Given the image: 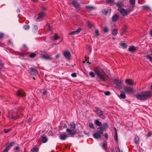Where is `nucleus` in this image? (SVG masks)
Listing matches in <instances>:
<instances>
[{"mask_svg":"<svg viewBox=\"0 0 152 152\" xmlns=\"http://www.w3.org/2000/svg\"><path fill=\"white\" fill-rule=\"evenodd\" d=\"M127 30V28L126 27L125 28L123 29V32H124V33L126 32Z\"/></svg>","mask_w":152,"mask_h":152,"instance_id":"obj_53","label":"nucleus"},{"mask_svg":"<svg viewBox=\"0 0 152 152\" xmlns=\"http://www.w3.org/2000/svg\"><path fill=\"white\" fill-rule=\"evenodd\" d=\"M100 145L103 150L105 151L107 150V145L106 143L101 142L100 144Z\"/></svg>","mask_w":152,"mask_h":152,"instance_id":"obj_19","label":"nucleus"},{"mask_svg":"<svg viewBox=\"0 0 152 152\" xmlns=\"http://www.w3.org/2000/svg\"><path fill=\"white\" fill-rule=\"evenodd\" d=\"M81 29L80 28L78 29L76 31H72V32H70L69 34L70 35H75V34H77L80 31H81Z\"/></svg>","mask_w":152,"mask_h":152,"instance_id":"obj_22","label":"nucleus"},{"mask_svg":"<svg viewBox=\"0 0 152 152\" xmlns=\"http://www.w3.org/2000/svg\"><path fill=\"white\" fill-rule=\"evenodd\" d=\"M150 34L151 36H152V30L151 31Z\"/></svg>","mask_w":152,"mask_h":152,"instance_id":"obj_62","label":"nucleus"},{"mask_svg":"<svg viewBox=\"0 0 152 152\" xmlns=\"http://www.w3.org/2000/svg\"><path fill=\"white\" fill-rule=\"evenodd\" d=\"M148 53L149 54H150L151 55H152V49L149 51Z\"/></svg>","mask_w":152,"mask_h":152,"instance_id":"obj_56","label":"nucleus"},{"mask_svg":"<svg viewBox=\"0 0 152 152\" xmlns=\"http://www.w3.org/2000/svg\"><path fill=\"white\" fill-rule=\"evenodd\" d=\"M103 133V132H102V131H101L98 129L97 133H94L93 134V136L95 138L98 139L100 137L101 135Z\"/></svg>","mask_w":152,"mask_h":152,"instance_id":"obj_9","label":"nucleus"},{"mask_svg":"<svg viewBox=\"0 0 152 152\" xmlns=\"http://www.w3.org/2000/svg\"><path fill=\"white\" fill-rule=\"evenodd\" d=\"M3 36V34L2 33H0V39Z\"/></svg>","mask_w":152,"mask_h":152,"instance_id":"obj_57","label":"nucleus"},{"mask_svg":"<svg viewBox=\"0 0 152 152\" xmlns=\"http://www.w3.org/2000/svg\"><path fill=\"white\" fill-rule=\"evenodd\" d=\"M129 51L134 52L136 50L135 47L134 46H132L129 48Z\"/></svg>","mask_w":152,"mask_h":152,"instance_id":"obj_24","label":"nucleus"},{"mask_svg":"<svg viewBox=\"0 0 152 152\" xmlns=\"http://www.w3.org/2000/svg\"><path fill=\"white\" fill-rule=\"evenodd\" d=\"M89 75L92 77H94V73L92 72H89Z\"/></svg>","mask_w":152,"mask_h":152,"instance_id":"obj_46","label":"nucleus"},{"mask_svg":"<svg viewBox=\"0 0 152 152\" xmlns=\"http://www.w3.org/2000/svg\"><path fill=\"white\" fill-rule=\"evenodd\" d=\"M19 149L20 147L19 146H17L14 148V150H15L16 151H17L19 150Z\"/></svg>","mask_w":152,"mask_h":152,"instance_id":"obj_48","label":"nucleus"},{"mask_svg":"<svg viewBox=\"0 0 152 152\" xmlns=\"http://www.w3.org/2000/svg\"><path fill=\"white\" fill-rule=\"evenodd\" d=\"M60 55L59 54H57V55H56V58H59L60 57Z\"/></svg>","mask_w":152,"mask_h":152,"instance_id":"obj_58","label":"nucleus"},{"mask_svg":"<svg viewBox=\"0 0 152 152\" xmlns=\"http://www.w3.org/2000/svg\"><path fill=\"white\" fill-rule=\"evenodd\" d=\"M66 132L68 133V135L69 137H72L75 134V130L74 129H67L66 130Z\"/></svg>","mask_w":152,"mask_h":152,"instance_id":"obj_10","label":"nucleus"},{"mask_svg":"<svg viewBox=\"0 0 152 152\" xmlns=\"http://www.w3.org/2000/svg\"><path fill=\"white\" fill-rule=\"evenodd\" d=\"M108 29L107 28H105L104 30V31L105 32H107L108 31Z\"/></svg>","mask_w":152,"mask_h":152,"instance_id":"obj_54","label":"nucleus"},{"mask_svg":"<svg viewBox=\"0 0 152 152\" xmlns=\"http://www.w3.org/2000/svg\"><path fill=\"white\" fill-rule=\"evenodd\" d=\"M95 33L96 35L97 36L99 35V31L98 30L96 29L95 31Z\"/></svg>","mask_w":152,"mask_h":152,"instance_id":"obj_42","label":"nucleus"},{"mask_svg":"<svg viewBox=\"0 0 152 152\" xmlns=\"http://www.w3.org/2000/svg\"><path fill=\"white\" fill-rule=\"evenodd\" d=\"M135 142L136 144H138L139 143V138L138 137H136L134 139Z\"/></svg>","mask_w":152,"mask_h":152,"instance_id":"obj_31","label":"nucleus"},{"mask_svg":"<svg viewBox=\"0 0 152 152\" xmlns=\"http://www.w3.org/2000/svg\"><path fill=\"white\" fill-rule=\"evenodd\" d=\"M95 124L98 126H100L101 124V122L99 121L98 120H96L95 121Z\"/></svg>","mask_w":152,"mask_h":152,"instance_id":"obj_33","label":"nucleus"},{"mask_svg":"<svg viewBox=\"0 0 152 152\" xmlns=\"http://www.w3.org/2000/svg\"><path fill=\"white\" fill-rule=\"evenodd\" d=\"M38 30L37 26L36 25H34L33 27V31L34 32H37Z\"/></svg>","mask_w":152,"mask_h":152,"instance_id":"obj_32","label":"nucleus"},{"mask_svg":"<svg viewBox=\"0 0 152 152\" xmlns=\"http://www.w3.org/2000/svg\"><path fill=\"white\" fill-rule=\"evenodd\" d=\"M20 112L21 110L20 109L19 110L18 112L13 110H10L9 111L8 117L10 118L14 119H16V116L17 115H18L19 117H20L19 115V113Z\"/></svg>","mask_w":152,"mask_h":152,"instance_id":"obj_3","label":"nucleus"},{"mask_svg":"<svg viewBox=\"0 0 152 152\" xmlns=\"http://www.w3.org/2000/svg\"><path fill=\"white\" fill-rule=\"evenodd\" d=\"M107 127V125L106 123H104L103 124L101 127H99L98 129L101 131H102L103 132L104 130L105 131L106 128Z\"/></svg>","mask_w":152,"mask_h":152,"instance_id":"obj_15","label":"nucleus"},{"mask_svg":"<svg viewBox=\"0 0 152 152\" xmlns=\"http://www.w3.org/2000/svg\"><path fill=\"white\" fill-rule=\"evenodd\" d=\"M87 26L89 27V28H91L92 26V24L89 22H88L87 23Z\"/></svg>","mask_w":152,"mask_h":152,"instance_id":"obj_40","label":"nucleus"},{"mask_svg":"<svg viewBox=\"0 0 152 152\" xmlns=\"http://www.w3.org/2000/svg\"><path fill=\"white\" fill-rule=\"evenodd\" d=\"M126 97L125 94L124 93H121L119 97L120 99H124Z\"/></svg>","mask_w":152,"mask_h":152,"instance_id":"obj_29","label":"nucleus"},{"mask_svg":"<svg viewBox=\"0 0 152 152\" xmlns=\"http://www.w3.org/2000/svg\"><path fill=\"white\" fill-rule=\"evenodd\" d=\"M11 130V129L10 128L8 129H4V132L5 133H7L10 132Z\"/></svg>","mask_w":152,"mask_h":152,"instance_id":"obj_45","label":"nucleus"},{"mask_svg":"<svg viewBox=\"0 0 152 152\" xmlns=\"http://www.w3.org/2000/svg\"><path fill=\"white\" fill-rule=\"evenodd\" d=\"M71 76L72 77H76V74L75 73H74L71 74Z\"/></svg>","mask_w":152,"mask_h":152,"instance_id":"obj_49","label":"nucleus"},{"mask_svg":"<svg viewBox=\"0 0 152 152\" xmlns=\"http://www.w3.org/2000/svg\"><path fill=\"white\" fill-rule=\"evenodd\" d=\"M143 98L144 100H145L151 97L152 96V93L150 91L142 92Z\"/></svg>","mask_w":152,"mask_h":152,"instance_id":"obj_5","label":"nucleus"},{"mask_svg":"<svg viewBox=\"0 0 152 152\" xmlns=\"http://www.w3.org/2000/svg\"><path fill=\"white\" fill-rule=\"evenodd\" d=\"M96 113L99 117L102 119L105 118V117L103 115V112L101 110L99 109L97 110Z\"/></svg>","mask_w":152,"mask_h":152,"instance_id":"obj_16","label":"nucleus"},{"mask_svg":"<svg viewBox=\"0 0 152 152\" xmlns=\"http://www.w3.org/2000/svg\"><path fill=\"white\" fill-rule=\"evenodd\" d=\"M150 133H148V137H150Z\"/></svg>","mask_w":152,"mask_h":152,"instance_id":"obj_64","label":"nucleus"},{"mask_svg":"<svg viewBox=\"0 0 152 152\" xmlns=\"http://www.w3.org/2000/svg\"><path fill=\"white\" fill-rule=\"evenodd\" d=\"M36 55V54L34 53H32L30 55V57L31 58H33L35 57Z\"/></svg>","mask_w":152,"mask_h":152,"instance_id":"obj_43","label":"nucleus"},{"mask_svg":"<svg viewBox=\"0 0 152 152\" xmlns=\"http://www.w3.org/2000/svg\"><path fill=\"white\" fill-rule=\"evenodd\" d=\"M38 150L37 148L35 147H34L31 150V152H37Z\"/></svg>","mask_w":152,"mask_h":152,"instance_id":"obj_30","label":"nucleus"},{"mask_svg":"<svg viewBox=\"0 0 152 152\" xmlns=\"http://www.w3.org/2000/svg\"><path fill=\"white\" fill-rule=\"evenodd\" d=\"M106 14H107L108 13V11L107 10H105V11H104Z\"/></svg>","mask_w":152,"mask_h":152,"instance_id":"obj_61","label":"nucleus"},{"mask_svg":"<svg viewBox=\"0 0 152 152\" xmlns=\"http://www.w3.org/2000/svg\"><path fill=\"white\" fill-rule=\"evenodd\" d=\"M36 68L37 67L34 66L31 67L28 70L29 73L32 75H35L37 74L38 72Z\"/></svg>","mask_w":152,"mask_h":152,"instance_id":"obj_7","label":"nucleus"},{"mask_svg":"<svg viewBox=\"0 0 152 152\" xmlns=\"http://www.w3.org/2000/svg\"><path fill=\"white\" fill-rule=\"evenodd\" d=\"M23 28L26 30H28L29 28V26L26 25L23 26Z\"/></svg>","mask_w":152,"mask_h":152,"instance_id":"obj_37","label":"nucleus"},{"mask_svg":"<svg viewBox=\"0 0 152 152\" xmlns=\"http://www.w3.org/2000/svg\"><path fill=\"white\" fill-rule=\"evenodd\" d=\"M113 82L114 84L118 87L119 88L121 87L123 84V83L122 81H119L118 79H115L113 80Z\"/></svg>","mask_w":152,"mask_h":152,"instance_id":"obj_8","label":"nucleus"},{"mask_svg":"<svg viewBox=\"0 0 152 152\" xmlns=\"http://www.w3.org/2000/svg\"><path fill=\"white\" fill-rule=\"evenodd\" d=\"M89 126L90 128H91L92 129H95L94 126L93 124L92 123H90L89 124Z\"/></svg>","mask_w":152,"mask_h":152,"instance_id":"obj_41","label":"nucleus"},{"mask_svg":"<svg viewBox=\"0 0 152 152\" xmlns=\"http://www.w3.org/2000/svg\"><path fill=\"white\" fill-rule=\"evenodd\" d=\"M70 128L71 129H74L76 127L75 124L73 123H72L70 124Z\"/></svg>","mask_w":152,"mask_h":152,"instance_id":"obj_28","label":"nucleus"},{"mask_svg":"<svg viewBox=\"0 0 152 152\" xmlns=\"http://www.w3.org/2000/svg\"><path fill=\"white\" fill-rule=\"evenodd\" d=\"M118 30L117 29H113L112 31V34L113 35H116L118 33Z\"/></svg>","mask_w":152,"mask_h":152,"instance_id":"obj_27","label":"nucleus"},{"mask_svg":"<svg viewBox=\"0 0 152 152\" xmlns=\"http://www.w3.org/2000/svg\"><path fill=\"white\" fill-rule=\"evenodd\" d=\"M118 15H113L112 17V20L113 21L115 22L117 20L118 18Z\"/></svg>","mask_w":152,"mask_h":152,"instance_id":"obj_23","label":"nucleus"},{"mask_svg":"<svg viewBox=\"0 0 152 152\" xmlns=\"http://www.w3.org/2000/svg\"><path fill=\"white\" fill-rule=\"evenodd\" d=\"M117 6L118 7V10L120 12L122 16H125L127 15L129 13L131 12L132 10L128 9L127 10H125L122 8L123 4L121 1H118L116 3Z\"/></svg>","mask_w":152,"mask_h":152,"instance_id":"obj_1","label":"nucleus"},{"mask_svg":"<svg viewBox=\"0 0 152 152\" xmlns=\"http://www.w3.org/2000/svg\"><path fill=\"white\" fill-rule=\"evenodd\" d=\"M16 95L18 97H23L25 96V93L22 90L18 91L17 92Z\"/></svg>","mask_w":152,"mask_h":152,"instance_id":"obj_18","label":"nucleus"},{"mask_svg":"<svg viewBox=\"0 0 152 152\" xmlns=\"http://www.w3.org/2000/svg\"><path fill=\"white\" fill-rule=\"evenodd\" d=\"M104 94L108 96L110 94V93L109 91H107L105 92Z\"/></svg>","mask_w":152,"mask_h":152,"instance_id":"obj_47","label":"nucleus"},{"mask_svg":"<svg viewBox=\"0 0 152 152\" xmlns=\"http://www.w3.org/2000/svg\"><path fill=\"white\" fill-rule=\"evenodd\" d=\"M107 2L108 3H112L113 2V0H107Z\"/></svg>","mask_w":152,"mask_h":152,"instance_id":"obj_50","label":"nucleus"},{"mask_svg":"<svg viewBox=\"0 0 152 152\" xmlns=\"http://www.w3.org/2000/svg\"><path fill=\"white\" fill-rule=\"evenodd\" d=\"M104 136H105V138H107L108 137V136L107 134H105Z\"/></svg>","mask_w":152,"mask_h":152,"instance_id":"obj_60","label":"nucleus"},{"mask_svg":"<svg viewBox=\"0 0 152 152\" xmlns=\"http://www.w3.org/2000/svg\"><path fill=\"white\" fill-rule=\"evenodd\" d=\"M86 7L87 9L89 10L93 9L94 8V7L91 6H86Z\"/></svg>","mask_w":152,"mask_h":152,"instance_id":"obj_34","label":"nucleus"},{"mask_svg":"<svg viewBox=\"0 0 152 152\" xmlns=\"http://www.w3.org/2000/svg\"><path fill=\"white\" fill-rule=\"evenodd\" d=\"M59 37L58 36L57 34H56L53 37L54 40H56L59 38Z\"/></svg>","mask_w":152,"mask_h":152,"instance_id":"obj_38","label":"nucleus"},{"mask_svg":"<svg viewBox=\"0 0 152 152\" xmlns=\"http://www.w3.org/2000/svg\"><path fill=\"white\" fill-rule=\"evenodd\" d=\"M41 141L43 143H45L48 141V139L46 137L42 136L41 137Z\"/></svg>","mask_w":152,"mask_h":152,"instance_id":"obj_25","label":"nucleus"},{"mask_svg":"<svg viewBox=\"0 0 152 152\" xmlns=\"http://www.w3.org/2000/svg\"><path fill=\"white\" fill-rule=\"evenodd\" d=\"M72 4L75 7V8L78 10L80 8V4L77 2V1H73L72 2Z\"/></svg>","mask_w":152,"mask_h":152,"instance_id":"obj_14","label":"nucleus"},{"mask_svg":"<svg viewBox=\"0 0 152 152\" xmlns=\"http://www.w3.org/2000/svg\"><path fill=\"white\" fill-rule=\"evenodd\" d=\"M47 26H48L49 30H51V28H50V25H49L48 24H47Z\"/></svg>","mask_w":152,"mask_h":152,"instance_id":"obj_55","label":"nucleus"},{"mask_svg":"<svg viewBox=\"0 0 152 152\" xmlns=\"http://www.w3.org/2000/svg\"><path fill=\"white\" fill-rule=\"evenodd\" d=\"M68 137V135L66 133H64L63 134H59V138L62 140H65Z\"/></svg>","mask_w":152,"mask_h":152,"instance_id":"obj_17","label":"nucleus"},{"mask_svg":"<svg viewBox=\"0 0 152 152\" xmlns=\"http://www.w3.org/2000/svg\"><path fill=\"white\" fill-rule=\"evenodd\" d=\"M32 1H33L36 2L37 1V0H32Z\"/></svg>","mask_w":152,"mask_h":152,"instance_id":"obj_63","label":"nucleus"},{"mask_svg":"<svg viewBox=\"0 0 152 152\" xmlns=\"http://www.w3.org/2000/svg\"><path fill=\"white\" fill-rule=\"evenodd\" d=\"M124 90L127 94H131L134 92V90L132 87L125 86L124 87Z\"/></svg>","mask_w":152,"mask_h":152,"instance_id":"obj_6","label":"nucleus"},{"mask_svg":"<svg viewBox=\"0 0 152 152\" xmlns=\"http://www.w3.org/2000/svg\"><path fill=\"white\" fill-rule=\"evenodd\" d=\"M46 15V13L44 10H42L38 14V17L36 19L37 21H42L43 18Z\"/></svg>","mask_w":152,"mask_h":152,"instance_id":"obj_4","label":"nucleus"},{"mask_svg":"<svg viewBox=\"0 0 152 152\" xmlns=\"http://www.w3.org/2000/svg\"><path fill=\"white\" fill-rule=\"evenodd\" d=\"M120 46H121V47L124 49L126 48V44L124 43H121L120 44Z\"/></svg>","mask_w":152,"mask_h":152,"instance_id":"obj_36","label":"nucleus"},{"mask_svg":"<svg viewBox=\"0 0 152 152\" xmlns=\"http://www.w3.org/2000/svg\"><path fill=\"white\" fill-rule=\"evenodd\" d=\"M146 57L147 59L149 60L152 63V58L150 55H148Z\"/></svg>","mask_w":152,"mask_h":152,"instance_id":"obj_35","label":"nucleus"},{"mask_svg":"<svg viewBox=\"0 0 152 152\" xmlns=\"http://www.w3.org/2000/svg\"><path fill=\"white\" fill-rule=\"evenodd\" d=\"M3 66V64L2 61L0 60V69H1Z\"/></svg>","mask_w":152,"mask_h":152,"instance_id":"obj_44","label":"nucleus"},{"mask_svg":"<svg viewBox=\"0 0 152 152\" xmlns=\"http://www.w3.org/2000/svg\"><path fill=\"white\" fill-rule=\"evenodd\" d=\"M130 3L132 5H134L135 3V0H130Z\"/></svg>","mask_w":152,"mask_h":152,"instance_id":"obj_39","label":"nucleus"},{"mask_svg":"<svg viewBox=\"0 0 152 152\" xmlns=\"http://www.w3.org/2000/svg\"><path fill=\"white\" fill-rule=\"evenodd\" d=\"M115 135L114 136L115 138V140L116 142H117L118 141V134L117 133L116 131V129L115 128Z\"/></svg>","mask_w":152,"mask_h":152,"instance_id":"obj_26","label":"nucleus"},{"mask_svg":"<svg viewBox=\"0 0 152 152\" xmlns=\"http://www.w3.org/2000/svg\"><path fill=\"white\" fill-rule=\"evenodd\" d=\"M47 93V91L45 90L43 92V95L44 96Z\"/></svg>","mask_w":152,"mask_h":152,"instance_id":"obj_52","label":"nucleus"},{"mask_svg":"<svg viewBox=\"0 0 152 152\" xmlns=\"http://www.w3.org/2000/svg\"><path fill=\"white\" fill-rule=\"evenodd\" d=\"M31 121V118H29L28 120V123H30Z\"/></svg>","mask_w":152,"mask_h":152,"instance_id":"obj_59","label":"nucleus"},{"mask_svg":"<svg viewBox=\"0 0 152 152\" xmlns=\"http://www.w3.org/2000/svg\"><path fill=\"white\" fill-rule=\"evenodd\" d=\"M14 143L13 142H12L7 143L6 145V147L3 152H7L10 149V147L13 145Z\"/></svg>","mask_w":152,"mask_h":152,"instance_id":"obj_13","label":"nucleus"},{"mask_svg":"<svg viewBox=\"0 0 152 152\" xmlns=\"http://www.w3.org/2000/svg\"><path fill=\"white\" fill-rule=\"evenodd\" d=\"M142 7L143 9H146L148 8V6H146V5H144Z\"/></svg>","mask_w":152,"mask_h":152,"instance_id":"obj_51","label":"nucleus"},{"mask_svg":"<svg viewBox=\"0 0 152 152\" xmlns=\"http://www.w3.org/2000/svg\"><path fill=\"white\" fill-rule=\"evenodd\" d=\"M41 58L42 59L48 60L51 61L53 60V58L52 57V56H50L47 54H43L41 57Z\"/></svg>","mask_w":152,"mask_h":152,"instance_id":"obj_12","label":"nucleus"},{"mask_svg":"<svg viewBox=\"0 0 152 152\" xmlns=\"http://www.w3.org/2000/svg\"><path fill=\"white\" fill-rule=\"evenodd\" d=\"M95 72L97 75L98 77L100 78L101 80L104 81H106V78L104 75V72L103 69L99 67L95 68L94 69Z\"/></svg>","mask_w":152,"mask_h":152,"instance_id":"obj_2","label":"nucleus"},{"mask_svg":"<svg viewBox=\"0 0 152 152\" xmlns=\"http://www.w3.org/2000/svg\"><path fill=\"white\" fill-rule=\"evenodd\" d=\"M135 97L138 99L144 100L143 98V95L142 92L140 94H136L135 95Z\"/></svg>","mask_w":152,"mask_h":152,"instance_id":"obj_20","label":"nucleus"},{"mask_svg":"<svg viewBox=\"0 0 152 152\" xmlns=\"http://www.w3.org/2000/svg\"><path fill=\"white\" fill-rule=\"evenodd\" d=\"M64 55L68 60H69L71 57V53L68 50H65L64 52Z\"/></svg>","mask_w":152,"mask_h":152,"instance_id":"obj_11","label":"nucleus"},{"mask_svg":"<svg viewBox=\"0 0 152 152\" xmlns=\"http://www.w3.org/2000/svg\"><path fill=\"white\" fill-rule=\"evenodd\" d=\"M126 83L129 85H133L134 84V82L130 79H127L125 80Z\"/></svg>","mask_w":152,"mask_h":152,"instance_id":"obj_21","label":"nucleus"}]
</instances>
